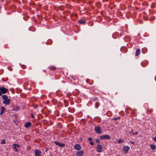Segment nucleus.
Masks as SVG:
<instances>
[{
  "instance_id": "obj_1",
  "label": "nucleus",
  "mask_w": 156,
  "mask_h": 156,
  "mask_svg": "<svg viewBox=\"0 0 156 156\" xmlns=\"http://www.w3.org/2000/svg\"><path fill=\"white\" fill-rule=\"evenodd\" d=\"M8 90L4 87H0V96L2 95V94H5L8 91Z\"/></svg>"
},
{
  "instance_id": "obj_2",
  "label": "nucleus",
  "mask_w": 156,
  "mask_h": 156,
  "mask_svg": "<svg viewBox=\"0 0 156 156\" xmlns=\"http://www.w3.org/2000/svg\"><path fill=\"white\" fill-rule=\"evenodd\" d=\"M94 130L98 134H101V128L99 126H95L94 127Z\"/></svg>"
},
{
  "instance_id": "obj_3",
  "label": "nucleus",
  "mask_w": 156,
  "mask_h": 156,
  "mask_svg": "<svg viewBox=\"0 0 156 156\" xmlns=\"http://www.w3.org/2000/svg\"><path fill=\"white\" fill-rule=\"evenodd\" d=\"M100 138L102 140L105 139H109L110 138V137L109 135L105 134L100 136Z\"/></svg>"
},
{
  "instance_id": "obj_4",
  "label": "nucleus",
  "mask_w": 156,
  "mask_h": 156,
  "mask_svg": "<svg viewBox=\"0 0 156 156\" xmlns=\"http://www.w3.org/2000/svg\"><path fill=\"white\" fill-rule=\"evenodd\" d=\"M70 16L71 20L73 21L76 20L78 17L77 14L75 13H72L71 15Z\"/></svg>"
},
{
  "instance_id": "obj_5",
  "label": "nucleus",
  "mask_w": 156,
  "mask_h": 156,
  "mask_svg": "<svg viewBox=\"0 0 156 156\" xmlns=\"http://www.w3.org/2000/svg\"><path fill=\"white\" fill-rule=\"evenodd\" d=\"M130 148L128 146H125L123 148V151L125 154H127L128 151Z\"/></svg>"
},
{
  "instance_id": "obj_6",
  "label": "nucleus",
  "mask_w": 156,
  "mask_h": 156,
  "mask_svg": "<svg viewBox=\"0 0 156 156\" xmlns=\"http://www.w3.org/2000/svg\"><path fill=\"white\" fill-rule=\"evenodd\" d=\"M102 147L101 145L98 144L97 146V151L99 153L102 151Z\"/></svg>"
},
{
  "instance_id": "obj_7",
  "label": "nucleus",
  "mask_w": 156,
  "mask_h": 156,
  "mask_svg": "<svg viewBox=\"0 0 156 156\" xmlns=\"http://www.w3.org/2000/svg\"><path fill=\"white\" fill-rule=\"evenodd\" d=\"M42 152L38 149H36L34 151L35 156H40Z\"/></svg>"
},
{
  "instance_id": "obj_8",
  "label": "nucleus",
  "mask_w": 156,
  "mask_h": 156,
  "mask_svg": "<svg viewBox=\"0 0 156 156\" xmlns=\"http://www.w3.org/2000/svg\"><path fill=\"white\" fill-rule=\"evenodd\" d=\"M54 143L56 145L59 146V147H63L65 146V144L64 143H61L57 141H54Z\"/></svg>"
},
{
  "instance_id": "obj_9",
  "label": "nucleus",
  "mask_w": 156,
  "mask_h": 156,
  "mask_svg": "<svg viewBox=\"0 0 156 156\" xmlns=\"http://www.w3.org/2000/svg\"><path fill=\"white\" fill-rule=\"evenodd\" d=\"M10 103V100L8 98L5 100H4L3 101V103L6 105H9Z\"/></svg>"
},
{
  "instance_id": "obj_10",
  "label": "nucleus",
  "mask_w": 156,
  "mask_h": 156,
  "mask_svg": "<svg viewBox=\"0 0 156 156\" xmlns=\"http://www.w3.org/2000/svg\"><path fill=\"white\" fill-rule=\"evenodd\" d=\"M81 146L78 144H76L75 145L74 149L76 150L79 151L81 150Z\"/></svg>"
},
{
  "instance_id": "obj_11",
  "label": "nucleus",
  "mask_w": 156,
  "mask_h": 156,
  "mask_svg": "<svg viewBox=\"0 0 156 156\" xmlns=\"http://www.w3.org/2000/svg\"><path fill=\"white\" fill-rule=\"evenodd\" d=\"M83 151L82 150L77 151L76 153V156H83Z\"/></svg>"
},
{
  "instance_id": "obj_12",
  "label": "nucleus",
  "mask_w": 156,
  "mask_h": 156,
  "mask_svg": "<svg viewBox=\"0 0 156 156\" xmlns=\"http://www.w3.org/2000/svg\"><path fill=\"white\" fill-rule=\"evenodd\" d=\"M13 145L14 146V148L15 149V151H18V150L17 149V148H19L20 145L16 144H13Z\"/></svg>"
},
{
  "instance_id": "obj_13",
  "label": "nucleus",
  "mask_w": 156,
  "mask_h": 156,
  "mask_svg": "<svg viewBox=\"0 0 156 156\" xmlns=\"http://www.w3.org/2000/svg\"><path fill=\"white\" fill-rule=\"evenodd\" d=\"M31 124V123L30 122H26L24 125V126L26 128H29Z\"/></svg>"
},
{
  "instance_id": "obj_14",
  "label": "nucleus",
  "mask_w": 156,
  "mask_h": 156,
  "mask_svg": "<svg viewBox=\"0 0 156 156\" xmlns=\"http://www.w3.org/2000/svg\"><path fill=\"white\" fill-rule=\"evenodd\" d=\"M1 112H0V115H2L3 114L4 112H5V108L4 107L2 106V107H1Z\"/></svg>"
},
{
  "instance_id": "obj_15",
  "label": "nucleus",
  "mask_w": 156,
  "mask_h": 156,
  "mask_svg": "<svg viewBox=\"0 0 156 156\" xmlns=\"http://www.w3.org/2000/svg\"><path fill=\"white\" fill-rule=\"evenodd\" d=\"M79 23L81 24H84L86 23V22L85 20H78Z\"/></svg>"
},
{
  "instance_id": "obj_16",
  "label": "nucleus",
  "mask_w": 156,
  "mask_h": 156,
  "mask_svg": "<svg viewBox=\"0 0 156 156\" xmlns=\"http://www.w3.org/2000/svg\"><path fill=\"white\" fill-rule=\"evenodd\" d=\"M140 50L139 49H137L136 51V54L135 55L136 56H137L140 53Z\"/></svg>"
},
{
  "instance_id": "obj_17",
  "label": "nucleus",
  "mask_w": 156,
  "mask_h": 156,
  "mask_svg": "<svg viewBox=\"0 0 156 156\" xmlns=\"http://www.w3.org/2000/svg\"><path fill=\"white\" fill-rule=\"evenodd\" d=\"M150 147L151 148L152 150H154L155 149L156 147L153 144H151L150 145Z\"/></svg>"
},
{
  "instance_id": "obj_18",
  "label": "nucleus",
  "mask_w": 156,
  "mask_h": 156,
  "mask_svg": "<svg viewBox=\"0 0 156 156\" xmlns=\"http://www.w3.org/2000/svg\"><path fill=\"white\" fill-rule=\"evenodd\" d=\"M2 98L3 100H5L8 98V96L6 95H3L2 96Z\"/></svg>"
},
{
  "instance_id": "obj_19",
  "label": "nucleus",
  "mask_w": 156,
  "mask_h": 156,
  "mask_svg": "<svg viewBox=\"0 0 156 156\" xmlns=\"http://www.w3.org/2000/svg\"><path fill=\"white\" fill-rule=\"evenodd\" d=\"M124 142L123 140L122 139H120L117 141V143L118 144H120L121 143H123Z\"/></svg>"
},
{
  "instance_id": "obj_20",
  "label": "nucleus",
  "mask_w": 156,
  "mask_h": 156,
  "mask_svg": "<svg viewBox=\"0 0 156 156\" xmlns=\"http://www.w3.org/2000/svg\"><path fill=\"white\" fill-rule=\"evenodd\" d=\"M64 102L65 104L66 105L65 106V107H67L68 105V102L66 100H64L63 101Z\"/></svg>"
},
{
  "instance_id": "obj_21",
  "label": "nucleus",
  "mask_w": 156,
  "mask_h": 156,
  "mask_svg": "<svg viewBox=\"0 0 156 156\" xmlns=\"http://www.w3.org/2000/svg\"><path fill=\"white\" fill-rule=\"evenodd\" d=\"M50 68L51 70H55L56 69V68L55 66H51Z\"/></svg>"
},
{
  "instance_id": "obj_22",
  "label": "nucleus",
  "mask_w": 156,
  "mask_h": 156,
  "mask_svg": "<svg viewBox=\"0 0 156 156\" xmlns=\"http://www.w3.org/2000/svg\"><path fill=\"white\" fill-rule=\"evenodd\" d=\"M99 105V103L98 102H96L95 104V107L96 108H98Z\"/></svg>"
},
{
  "instance_id": "obj_23",
  "label": "nucleus",
  "mask_w": 156,
  "mask_h": 156,
  "mask_svg": "<svg viewBox=\"0 0 156 156\" xmlns=\"http://www.w3.org/2000/svg\"><path fill=\"white\" fill-rule=\"evenodd\" d=\"M142 5H143L147 6L148 5V3L147 2H144L142 3Z\"/></svg>"
},
{
  "instance_id": "obj_24",
  "label": "nucleus",
  "mask_w": 156,
  "mask_h": 156,
  "mask_svg": "<svg viewBox=\"0 0 156 156\" xmlns=\"http://www.w3.org/2000/svg\"><path fill=\"white\" fill-rule=\"evenodd\" d=\"M120 119V117H118L114 118H113L112 119V120H114L116 121V120H117L118 119Z\"/></svg>"
},
{
  "instance_id": "obj_25",
  "label": "nucleus",
  "mask_w": 156,
  "mask_h": 156,
  "mask_svg": "<svg viewBox=\"0 0 156 156\" xmlns=\"http://www.w3.org/2000/svg\"><path fill=\"white\" fill-rule=\"evenodd\" d=\"M6 143V142L5 140L3 139L2 140L1 144H5Z\"/></svg>"
},
{
  "instance_id": "obj_26",
  "label": "nucleus",
  "mask_w": 156,
  "mask_h": 156,
  "mask_svg": "<svg viewBox=\"0 0 156 156\" xmlns=\"http://www.w3.org/2000/svg\"><path fill=\"white\" fill-rule=\"evenodd\" d=\"M129 134L131 135H133V133H134V132H133V129H131L130 131H129Z\"/></svg>"
},
{
  "instance_id": "obj_27",
  "label": "nucleus",
  "mask_w": 156,
  "mask_h": 156,
  "mask_svg": "<svg viewBox=\"0 0 156 156\" xmlns=\"http://www.w3.org/2000/svg\"><path fill=\"white\" fill-rule=\"evenodd\" d=\"M96 142L98 144L100 143V141L98 139H97L95 140Z\"/></svg>"
},
{
  "instance_id": "obj_28",
  "label": "nucleus",
  "mask_w": 156,
  "mask_h": 156,
  "mask_svg": "<svg viewBox=\"0 0 156 156\" xmlns=\"http://www.w3.org/2000/svg\"><path fill=\"white\" fill-rule=\"evenodd\" d=\"M155 3H152L151 6V7L152 8H155Z\"/></svg>"
},
{
  "instance_id": "obj_29",
  "label": "nucleus",
  "mask_w": 156,
  "mask_h": 156,
  "mask_svg": "<svg viewBox=\"0 0 156 156\" xmlns=\"http://www.w3.org/2000/svg\"><path fill=\"white\" fill-rule=\"evenodd\" d=\"M30 116H31V117L32 118H34V114L33 113H31Z\"/></svg>"
},
{
  "instance_id": "obj_30",
  "label": "nucleus",
  "mask_w": 156,
  "mask_h": 156,
  "mask_svg": "<svg viewBox=\"0 0 156 156\" xmlns=\"http://www.w3.org/2000/svg\"><path fill=\"white\" fill-rule=\"evenodd\" d=\"M38 106L37 105H33V107L35 108H37Z\"/></svg>"
},
{
  "instance_id": "obj_31",
  "label": "nucleus",
  "mask_w": 156,
  "mask_h": 156,
  "mask_svg": "<svg viewBox=\"0 0 156 156\" xmlns=\"http://www.w3.org/2000/svg\"><path fill=\"white\" fill-rule=\"evenodd\" d=\"M89 144L91 145H94V143L92 141H91V142H90Z\"/></svg>"
},
{
  "instance_id": "obj_32",
  "label": "nucleus",
  "mask_w": 156,
  "mask_h": 156,
  "mask_svg": "<svg viewBox=\"0 0 156 156\" xmlns=\"http://www.w3.org/2000/svg\"><path fill=\"white\" fill-rule=\"evenodd\" d=\"M92 140V138L91 137H89L88 138V140L90 141H91Z\"/></svg>"
},
{
  "instance_id": "obj_33",
  "label": "nucleus",
  "mask_w": 156,
  "mask_h": 156,
  "mask_svg": "<svg viewBox=\"0 0 156 156\" xmlns=\"http://www.w3.org/2000/svg\"><path fill=\"white\" fill-rule=\"evenodd\" d=\"M138 134V132H136L135 133H133V135H136Z\"/></svg>"
},
{
  "instance_id": "obj_34",
  "label": "nucleus",
  "mask_w": 156,
  "mask_h": 156,
  "mask_svg": "<svg viewBox=\"0 0 156 156\" xmlns=\"http://www.w3.org/2000/svg\"><path fill=\"white\" fill-rule=\"evenodd\" d=\"M153 140L155 142H156V136H155L153 139Z\"/></svg>"
},
{
  "instance_id": "obj_35",
  "label": "nucleus",
  "mask_w": 156,
  "mask_h": 156,
  "mask_svg": "<svg viewBox=\"0 0 156 156\" xmlns=\"http://www.w3.org/2000/svg\"><path fill=\"white\" fill-rule=\"evenodd\" d=\"M130 143L132 144H134L135 143V142L134 141H130Z\"/></svg>"
},
{
  "instance_id": "obj_36",
  "label": "nucleus",
  "mask_w": 156,
  "mask_h": 156,
  "mask_svg": "<svg viewBox=\"0 0 156 156\" xmlns=\"http://www.w3.org/2000/svg\"><path fill=\"white\" fill-rule=\"evenodd\" d=\"M45 149V151L46 152H47L48 150V148H46Z\"/></svg>"
},
{
  "instance_id": "obj_37",
  "label": "nucleus",
  "mask_w": 156,
  "mask_h": 156,
  "mask_svg": "<svg viewBox=\"0 0 156 156\" xmlns=\"http://www.w3.org/2000/svg\"><path fill=\"white\" fill-rule=\"evenodd\" d=\"M86 81L87 82V83H89V80H86Z\"/></svg>"
},
{
  "instance_id": "obj_38",
  "label": "nucleus",
  "mask_w": 156,
  "mask_h": 156,
  "mask_svg": "<svg viewBox=\"0 0 156 156\" xmlns=\"http://www.w3.org/2000/svg\"><path fill=\"white\" fill-rule=\"evenodd\" d=\"M89 83L90 84V85H91L93 84V83Z\"/></svg>"
},
{
  "instance_id": "obj_39",
  "label": "nucleus",
  "mask_w": 156,
  "mask_h": 156,
  "mask_svg": "<svg viewBox=\"0 0 156 156\" xmlns=\"http://www.w3.org/2000/svg\"><path fill=\"white\" fill-rule=\"evenodd\" d=\"M150 111V112H151V110H149L148 111V112H149Z\"/></svg>"
},
{
  "instance_id": "obj_40",
  "label": "nucleus",
  "mask_w": 156,
  "mask_h": 156,
  "mask_svg": "<svg viewBox=\"0 0 156 156\" xmlns=\"http://www.w3.org/2000/svg\"><path fill=\"white\" fill-rule=\"evenodd\" d=\"M46 44H48V42H46Z\"/></svg>"
},
{
  "instance_id": "obj_41",
  "label": "nucleus",
  "mask_w": 156,
  "mask_h": 156,
  "mask_svg": "<svg viewBox=\"0 0 156 156\" xmlns=\"http://www.w3.org/2000/svg\"><path fill=\"white\" fill-rule=\"evenodd\" d=\"M7 80H8V79H5V80H4V81H7Z\"/></svg>"
},
{
  "instance_id": "obj_42",
  "label": "nucleus",
  "mask_w": 156,
  "mask_h": 156,
  "mask_svg": "<svg viewBox=\"0 0 156 156\" xmlns=\"http://www.w3.org/2000/svg\"><path fill=\"white\" fill-rule=\"evenodd\" d=\"M110 112H108L107 113V114H108L109 113H110Z\"/></svg>"
},
{
  "instance_id": "obj_43",
  "label": "nucleus",
  "mask_w": 156,
  "mask_h": 156,
  "mask_svg": "<svg viewBox=\"0 0 156 156\" xmlns=\"http://www.w3.org/2000/svg\"><path fill=\"white\" fill-rule=\"evenodd\" d=\"M3 80V78H2V80L3 81H4Z\"/></svg>"
},
{
  "instance_id": "obj_44",
  "label": "nucleus",
  "mask_w": 156,
  "mask_h": 156,
  "mask_svg": "<svg viewBox=\"0 0 156 156\" xmlns=\"http://www.w3.org/2000/svg\"><path fill=\"white\" fill-rule=\"evenodd\" d=\"M72 79H73V77H71Z\"/></svg>"
}]
</instances>
